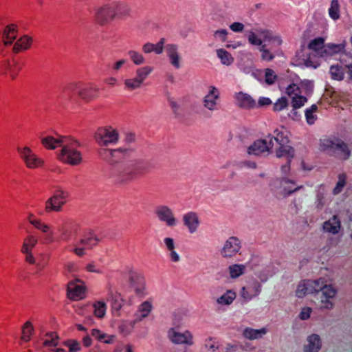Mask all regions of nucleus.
<instances>
[{
    "instance_id": "nucleus-52",
    "label": "nucleus",
    "mask_w": 352,
    "mask_h": 352,
    "mask_svg": "<svg viewBox=\"0 0 352 352\" xmlns=\"http://www.w3.org/2000/svg\"><path fill=\"white\" fill-rule=\"evenodd\" d=\"M220 346L219 342L214 340L212 338H210L208 340H206V343L204 344V347L209 352H216Z\"/></svg>"
},
{
    "instance_id": "nucleus-60",
    "label": "nucleus",
    "mask_w": 352,
    "mask_h": 352,
    "mask_svg": "<svg viewBox=\"0 0 352 352\" xmlns=\"http://www.w3.org/2000/svg\"><path fill=\"white\" fill-rule=\"evenodd\" d=\"M299 86L300 87V90H305L307 94H310L314 87L313 82L307 80L301 81Z\"/></svg>"
},
{
    "instance_id": "nucleus-14",
    "label": "nucleus",
    "mask_w": 352,
    "mask_h": 352,
    "mask_svg": "<svg viewBox=\"0 0 352 352\" xmlns=\"http://www.w3.org/2000/svg\"><path fill=\"white\" fill-rule=\"evenodd\" d=\"M146 168L140 164H135L124 169L120 175V181L125 182L133 179L145 173Z\"/></svg>"
},
{
    "instance_id": "nucleus-35",
    "label": "nucleus",
    "mask_w": 352,
    "mask_h": 352,
    "mask_svg": "<svg viewBox=\"0 0 352 352\" xmlns=\"http://www.w3.org/2000/svg\"><path fill=\"white\" fill-rule=\"evenodd\" d=\"M165 39L162 38L160 41L154 45L151 43H147L143 45V51L144 53L155 52L156 54H160L163 51Z\"/></svg>"
},
{
    "instance_id": "nucleus-10",
    "label": "nucleus",
    "mask_w": 352,
    "mask_h": 352,
    "mask_svg": "<svg viewBox=\"0 0 352 352\" xmlns=\"http://www.w3.org/2000/svg\"><path fill=\"white\" fill-rule=\"evenodd\" d=\"M118 134L115 130L107 128H100L95 134L96 142L100 145H107L108 143L116 142Z\"/></svg>"
},
{
    "instance_id": "nucleus-51",
    "label": "nucleus",
    "mask_w": 352,
    "mask_h": 352,
    "mask_svg": "<svg viewBox=\"0 0 352 352\" xmlns=\"http://www.w3.org/2000/svg\"><path fill=\"white\" fill-rule=\"evenodd\" d=\"M285 93L292 98V96H296L301 94L300 87L295 83H292L286 87Z\"/></svg>"
},
{
    "instance_id": "nucleus-31",
    "label": "nucleus",
    "mask_w": 352,
    "mask_h": 352,
    "mask_svg": "<svg viewBox=\"0 0 352 352\" xmlns=\"http://www.w3.org/2000/svg\"><path fill=\"white\" fill-rule=\"evenodd\" d=\"M76 234V229L74 226L69 223L63 224L60 239L63 241L69 240L73 235Z\"/></svg>"
},
{
    "instance_id": "nucleus-4",
    "label": "nucleus",
    "mask_w": 352,
    "mask_h": 352,
    "mask_svg": "<svg viewBox=\"0 0 352 352\" xmlns=\"http://www.w3.org/2000/svg\"><path fill=\"white\" fill-rule=\"evenodd\" d=\"M69 193L61 189L56 190L45 204V211L47 213L60 212L67 201Z\"/></svg>"
},
{
    "instance_id": "nucleus-16",
    "label": "nucleus",
    "mask_w": 352,
    "mask_h": 352,
    "mask_svg": "<svg viewBox=\"0 0 352 352\" xmlns=\"http://www.w3.org/2000/svg\"><path fill=\"white\" fill-rule=\"evenodd\" d=\"M219 98V90L215 87L210 86L208 94L204 98V107L210 111H214L217 107V100Z\"/></svg>"
},
{
    "instance_id": "nucleus-29",
    "label": "nucleus",
    "mask_w": 352,
    "mask_h": 352,
    "mask_svg": "<svg viewBox=\"0 0 352 352\" xmlns=\"http://www.w3.org/2000/svg\"><path fill=\"white\" fill-rule=\"evenodd\" d=\"M309 289V294H316L324 288L327 283L323 278H319L314 280H307Z\"/></svg>"
},
{
    "instance_id": "nucleus-11",
    "label": "nucleus",
    "mask_w": 352,
    "mask_h": 352,
    "mask_svg": "<svg viewBox=\"0 0 352 352\" xmlns=\"http://www.w3.org/2000/svg\"><path fill=\"white\" fill-rule=\"evenodd\" d=\"M118 7V5H116L113 7L104 6L100 8L96 14V20L97 23L103 25L111 21L114 18Z\"/></svg>"
},
{
    "instance_id": "nucleus-48",
    "label": "nucleus",
    "mask_w": 352,
    "mask_h": 352,
    "mask_svg": "<svg viewBox=\"0 0 352 352\" xmlns=\"http://www.w3.org/2000/svg\"><path fill=\"white\" fill-rule=\"evenodd\" d=\"M277 78L278 77L273 69L270 68H267L265 69V81L267 85H273L275 83Z\"/></svg>"
},
{
    "instance_id": "nucleus-36",
    "label": "nucleus",
    "mask_w": 352,
    "mask_h": 352,
    "mask_svg": "<svg viewBox=\"0 0 352 352\" xmlns=\"http://www.w3.org/2000/svg\"><path fill=\"white\" fill-rule=\"evenodd\" d=\"M236 293L232 290H228L221 296L217 299V302L221 306H227L232 304L236 298Z\"/></svg>"
},
{
    "instance_id": "nucleus-6",
    "label": "nucleus",
    "mask_w": 352,
    "mask_h": 352,
    "mask_svg": "<svg viewBox=\"0 0 352 352\" xmlns=\"http://www.w3.org/2000/svg\"><path fill=\"white\" fill-rule=\"evenodd\" d=\"M87 291L85 283L79 278H76L67 283V297L71 300L78 301L86 297Z\"/></svg>"
},
{
    "instance_id": "nucleus-55",
    "label": "nucleus",
    "mask_w": 352,
    "mask_h": 352,
    "mask_svg": "<svg viewBox=\"0 0 352 352\" xmlns=\"http://www.w3.org/2000/svg\"><path fill=\"white\" fill-rule=\"evenodd\" d=\"M43 235L41 237V241L44 244H50L54 241V232L50 228L47 232H43Z\"/></svg>"
},
{
    "instance_id": "nucleus-62",
    "label": "nucleus",
    "mask_w": 352,
    "mask_h": 352,
    "mask_svg": "<svg viewBox=\"0 0 352 352\" xmlns=\"http://www.w3.org/2000/svg\"><path fill=\"white\" fill-rule=\"evenodd\" d=\"M32 225L42 232H47L50 228V226L42 222L41 219H38L37 221L32 222Z\"/></svg>"
},
{
    "instance_id": "nucleus-40",
    "label": "nucleus",
    "mask_w": 352,
    "mask_h": 352,
    "mask_svg": "<svg viewBox=\"0 0 352 352\" xmlns=\"http://www.w3.org/2000/svg\"><path fill=\"white\" fill-rule=\"evenodd\" d=\"M331 78L334 80L341 81L344 79V72L339 65H331L329 69Z\"/></svg>"
},
{
    "instance_id": "nucleus-50",
    "label": "nucleus",
    "mask_w": 352,
    "mask_h": 352,
    "mask_svg": "<svg viewBox=\"0 0 352 352\" xmlns=\"http://www.w3.org/2000/svg\"><path fill=\"white\" fill-rule=\"evenodd\" d=\"M261 36L265 41H275L278 45L282 44V39L280 36H273L272 33L267 30H261L258 31Z\"/></svg>"
},
{
    "instance_id": "nucleus-27",
    "label": "nucleus",
    "mask_w": 352,
    "mask_h": 352,
    "mask_svg": "<svg viewBox=\"0 0 352 352\" xmlns=\"http://www.w3.org/2000/svg\"><path fill=\"white\" fill-rule=\"evenodd\" d=\"M267 333V329L263 327L259 329L245 328L243 331V336L248 340H256L261 338Z\"/></svg>"
},
{
    "instance_id": "nucleus-28",
    "label": "nucleus",
    "mask_w": 352,
    "mask_h": 352,
    "mask_svg": "<svg viewBox=\"0 0 352 352\" xmlns=\"http://www.w3.org/2000/svg\"><path fill=\"white\" fill-rule=\"evenodd\" d=\"M274 134L276 135L275 137H268L270 140V144H272V147H274V142H276L278 144H284L289 143V140L285 131L279 129H276L274 131Z\"/></svg>"
},
{
    "instance_id": "nucleus-23",
    "label": "nucleus",
    "mask_w": 352,
    "mask_h": 352,
    "mask_svg": "<svg viewBox=\"0 0 352 352\" xmlns=\"http://www.w3.org/2000/svg\"><path fill=\"white\" fill-rule=\"evenodd\" d=\"M32 44V37L25 35L16 41L13 47V52L18 54L23 50L29 49Z\"/></svg>"
},
{
    "instance_id": "nucleus-45",
    "label": "nucleus",
    "mask_w": 352,
    "mask_h": 352,
    "mask_svg": "<svg viewBox=\"0 0 352 352\" xmlns=\"http://www.w3.org/2000/svg\"><path fill=\"white\" fill-rule=\"evenodd\" d=\"M94 309V314L96 317L102 318L104 317L105 314V309H106V305L104 302L101 301H98L95 302L93 305Z\"/></svg>"
},
{
    "instance_id": "nucleus-32",
    "label": "nucleus",
    "mask_w": 352,
    "mask_h": 352,
    "mask_svg": "<svg viewBox=\"0 0 352 352\" xmlns=\"http://www.w3.org/2000/svg\"><path fill=\"white\" fill-rule=\"evenodd\" d=\"M38 243L37 237L33 235H28L23 240L21 249L22 253H28L32 252V249Z\"/></svg>"
},
{
    "instance_id": "nucleus-58",
    "label": "nucleus",
    "mask_w": 352,
    "mask_h": 352,
    "mask_svg": "<svg viewBox=\"0 0 352 352\" xmlns=\"http://www.w3.org/2000/svg\"><path fill=\"white\" fill-rule=\"evenodd\" d=\"M142 82L141 81V80H140L138 77H136L135 78L126 79L125 80V85L129 89H133L139 87L140 86V85L142 84Z\"/></svg>"
},
{
    "instance_id": "nucleus-34",
    "label": "nucleus",
    "mask_w": 352,
    "mask_h": 352,
    "mask_svg": "<svg viewBox=\"0 0 352 352\" xmlns=\"http://www.w3.org/2000/svg\"><path fill=\"white\" fill-rule=\"evenodd\" d=\"M159 218L166 222L168 226H173L175 223V218L173 216L171 210L167 207H162L157 211Z\"/></svg>"
},
{
    "instance_id": "nucleus-7",
    "label": "nucleus",
    "mask_w": 352,
    "mask_h": 352,
    "mask_svg": "<svg viewBox=\"0 0 352 352\" xmlns=\"http://www.w3.org/2000/svg\"><path fill=\"white\" fill-rule=\"evenodd\" d=\"M318 55L314 54L307 51L305 46H302L295 56L296 65L300 67L317 68L320 65V62L317 58Z\"/></svg>"
},
{
    "instance_id": "nucleus-2",
    "label": "nucleus",
    "mask_w": 352,
    "mask_h": 352,
    "mask_svg": "<svg viewBox=\"0 0 352 352\" xmlns=\"http://www.w3.org/2000/svg\"><path fill=\"white\" fill-rule=\"evenodd\" d=\"M272 190L278 197L285 198L302 188V186H295V182L285 178L276 179L272 183Z\"/></svg>"
},
{
    "instance_id": "nucleus-3",
    "label": "nucleus",
    "mask_w": 352,
    "mask_h": 352,
    "mask_svg": "<svg viewBox=\"0 0 352 352\" xmlns=\"http://www.w3.org/2000/svg\"><path fill=\"white\" fill-rule=\"evenodd\" d=\"M17 152L21 160L29 169H37L45 165V161L39 157L29 146H18Z\"/></svg>"
},
{
    "instance_id": "nucleus-37",
    "label": "nucleus",
    "mask_w": 352,
    "mask_h": 352,
    "mask_svg": "<svg viewBox=\"0 0 352 352\" xmlns=\"http://www.w3.org/2000/svg\"><path fill=\"white\" fill-rule=\"evenodd\" d=\"M246 267L243 264H232L228 267L230 277L232 279L239 278L245 272Z\"/></svg>"
},
{
    "instance_id": "nucleus-33",
    "label": "nucleus",
    "mask_w": 352,
    "mask_h": 352,
    "mask_svg": "<svg viewBox=\"0 0 352 352\" xmlns=\"http://www.w3.org/2000/svg\"><path fill=\"white\" fill-rule=\"evenodd\" d=\"M34 327L30 321L25 322L21 328V336L20 340L24 342H28L31 340L34 332Z\"/></svg>"
},
{
    "instance_id": "nucleus-43",
    "label": "nucleus",
    "mask_w": 352,
    "mask_h": 352,
    "mask_svg": "<svg viewBox=\"0 0 352 352\" xmlns=\"http://www.w3.org/2000/svg\"><path fill=\"white\" fill-rule=\"evenodd\" d=\"M346 184V175L345 173H340L338 175V182L336 186L333 189V194L338 195L341 192L344 187Z\"/></svg>"
},
{
    "instance_id": "nucleus-17",
    "label": "nucleus",
    "mask_w": 352,
    "mask_h": 352,
    "mask_svg": "<svg viewBox=\"0 0 352 352\" xmlns=\"http://www.w3.org/2000/svg\"><path fill=\"white\" fill-rule=\"evenodd\" d=\"M98 89L91 85H84L80 83L78 96L85 102H89L97 96Z\"/></svg>"
},
{
    "instance_id": "nucleus-41",
    "label": "nucleus",
    "mask_w": 352,
    "mask_h": 352,
    "mask_svg": "<svg viewBox=\"0 0 352 352\" xmlns=\"http://www.w3.org/2000/svg\"><path fill=\"white\" fill-rule=\"evenodd\" d=\"M329 14L331 19L336 21L340 19V4L338 0H331L329 8Z\"/></svg>"
},
{
    "instance_id": "nucleus-42",
    "label": "nucleus",
    "mask_w": 352,
    "mask_h": 352,
    "mask_svg": "<svg viewBox=\"0 0 352 352\" xmlns=\"http://www.w3.org/2000/svg\"><path fill=\"white\" fill-rule=\"evenodd\" d=\"M45 337L43 343L44 346H56L58 345L59 337L56 332L47 333Z\"/></svg>"
},
{
    "instance_id": "nucleus-13",
    "label": "nucleus",
    "mask_w": 352,
    "mask_h": 352,
    "mask_svg": "<svg viewBox=\"0 0 352 352\" xmlns=\"http://www.w3.org/2000/svg\"><path fill=\"white\" fill-rule=\"evenodd\" d=\"M272 148L270 140H257L248 148V153L250 155H260L265 153H269Z\"/></svg>"
},
{
    "instance_id": "nucleus-12",
    "label": "nucleus",
    "mask_w": 352,
    "mask_h": 352,
    "mask_svg": "<svg viewBox=\"0 0 352 352\" xmlns=\"http://www.w3.org/2000/svg\"><path fill=\"white\" fill-rule=\"evenodd\" d=\"M261 291V283L254 279L248 282L246 286L241 289V296L245 300L249 301L253 298L257 296Z\"/></svg>"
},
{
    "instance_id": "nucleus-57",
    "label": "nucleus",
    "mask_w": 352,
    "mask_h": 352,
    "mask_svg": "<svg viewBox=\"0 0 352 352\" xmlns=\"http://www.w3.org/2000/svg\"><path fill=\"white\" fill-rule=\"evenodd\" d=\"M126 152V149L119 148V149L112 150L110 153L111 157H116V160H113L112 161L113 162H118L120 160H121L124 157Z\"/></svg>"
},
{
    "instance_id": "nucleus-47",
    "label": "nucleus",
    "mask_w": 352,
    "mask_h": 352,
    "mask_svg": "<svg viewBox=\"0 0 352 352\" xmlns=\"http://www.w3.org/2000/svg\"><path fill=\"white\" fill-rule=\"evenodd\" d=\"M307 101L305 96L299 94L296 96H292V106L294 109H297L302 107Z\"/></svg>"
},
{
    "instance_id": "nucleus-15",
    "label": "nucleus",
    "mask_w": 352,
    "mask_h": 352,
    "mask_svg": "<svg viewBox=\"0 0 352 352\" xmlns=\"http://www.w3.org/2000/svg\"><path fill=\"white\" fill-rule=\"evenodd\" d=\"M168 338L175 344H187L192 343V337L191 334L186 331L184 333H179L175 331L174 328H171L168 331Z\"/></svg>"
},
{
    "instance_id": "nucleus-39",
    "label": "nucleus",
    "mask_w": 352,
    "mask_h": 352,
    "mask_svg": "<svg viewBox=\"0 0 352 352\" xmlns=\"http://www.w3.org/2000/svg\"><path fill=\"white\" fill-rule=\"evenodd\" d=\"M217 55L220 59L221 63L224 65L229 66L234 62V58L224 49H218L217 50Z\"/></svg>"
},
{
    "instance_id": "nucleus-30",
    "label": "nucleus",
    "mask_w": 352,
    "mask_h": 352,
    "mask_svg": "<svg viewBox=\"0 0 352 352\" xmlns=\"http://www.w3.org/2000/svg\"><path fill=\"white\" fill-rule=\"evenodd\" d=\"M99 240L96 235L92 232L86 233L83 238L80 240V244L85 246L87 248L91 249L93 246L98 244Z\"/></svg>"
},
{
    "instance_id": "nucleus-25",
    "label": "nucleus",
    "mask_w": 352,
    "mask_h": 352,
    "mask_svg": "<svg viewBox=\"0 0 352 352\" xmlns=\"http://www.w3.org/2000/svg\"><path fill=\"white\" fill-rule=\"evenodd\" d=\"M279 146L276 149V155L277 157H286L287 160L291 162L294 157V150L288 144H278Z\"/></svg>"
},
{
    "instance_id": "nucleus-59",
    "label": "nucleus",
    "mask_w": 352,
    "mask_h": 352,
    "mask_svg": "<svg viewBox=\"0 0 352 352\" xmlns=\"http://www.w3.org/2000/svg\"><path fill=\"white\" fill-rule=\"evenodd\" d=\"M248 38V41L251 45H259L261 47V45H263L262 40L259 38L254 32H250Z\"/></svg>"
},
{
    "instance_id": "nucleus-38",
    "label": "nucleus",
    "mask_w": 352,
    "mask_h": 352,
    "mask_svg": "<svg viewBox=\"0 0 352 352\" xmlns=\"http://www.w3.org/2000/svg\"><path fill=\"white\" fill-rule=\"evenodd\" d=\"M184 223L189 228L190 232H194L198 225V218L195 212H190L184 217Z\"/></svg>"
},
{
    "instance_id": "nucleus-63",
    "label": "nucleus",
    "mask_w": 352,
    "mask_h": 352,
    "mask_svg": "<svg viewBox=\"0 0 352 352\" xmlns=\"http://www.w3.org/2000/svg\"><path fill=\"white\" fill-rule=\"evenodd\" d=\"M130 56L133 63L136 65H140L144 61L143 56L137 52H130Z\"/></svg>"
},
{
    "instance_id": "nucleus-22",
    "label": "nucleus",
    "mask_w": 352,
    "mask_h": 352,
    "mask_svg": "<svg viewBox=\"0 0 352 352\" xmlns=\"http://www.w3.org/2000/svg\"><path fill=\"white\" fill-rule=\"evenodd\" d=\"M236 104L243 109H252L256 106L255 100L248 94L239 92L235 94Z\"/></svg>"
},
{
    "instance_id": "nucleus-21",
    "label": "nucleus",
    "mask_w": 352,
    "mask_h": 352,
    "mask_svg": "<svg viewBox=\"0 0 352 352\" xmlns=\"http://www.w3.org/2000/svg\"><path fill=\"white\" fill-rule=\"evenodd\" d=\"M346 46V41L344 40L338 44L333 43L327 44L324 52V58L332 56L336 54H341V53L345 51Z\"/></svg>"
},
{
    "instance_id": "nucleus-44",
    "label": "nucleus",
    "mask_w": 352,
    "mask_h": 352,
    "mask_svg": "<svg viewBox=\"0 0 352 352\" xmlns=\"http://www.w3.org/2000/svg\"><path fill=\"white\" fill-rule=\"evenodd\" d=\"M80 87V82L69 83L63 87V93L69 98H72L75 93L78 94Z\"/></svg>"
},
{
    "instance_id": "nucleus-49",
    "label": "nucleus",
    "mask_w": 352,
    "mask_h": 352,
    "mask_svg": "<svg viewBox=\"0 0 352 352\" xmlns=\"http://www.w3.org/2000/svg\"><path fill=\"white\" fill-rule=\"evenodd\" d=\"M289 102L286 97L283 96L278 99L274 104L273 110L274 111H280L288 107Z\"/></svg>"
},
{
    "instance_id": "nucleus-24",
    "label": "nucleus",
    "mask_w": 352,
    "mask_h": 352,
    "mask_svg": "<svg viewBox=\"0 0 352 352\" xmlns=\"http://www.w3.org/2000/svg\"><path fill=\"white\" fill-rule=\"evenodd\" d=\"M16 25L11 24L6 26L3 34V42L4 43L5 45H11L12 42L16 39Z\"/></svg>"
},
{
    "instance_id": "nucleus-19",
    "label": "nucleus",
    "mask_w": 352,
    "mask_h": 352,
    "mask_svg": "<svg viewBox=\"0 0 352 352\" xmlns=\"http://www.w3.org/2000/svg\"><path fill=\"white\" fill-rule=\"evenodd\" d=\"M325 38L324 37H318L311 40L307 45L308 50L314 52L318 56L324 58V52L325 50Z\"/></svg>"
},
{
    "instance_id": "nucleus-46",
    "label": "nucleus",
    "mask_w": 352,
    "mask_h": 352,
    "mask_svg": "<svg viewBox=\"0 0 352 352\" xmlns=\"http://www.w3.org/2000/svg\"><path fill=\"white\" fill-rule=\"evenodd\" d=\"M309 294V285L307 280L300 282L296 290V295L298 298H303L305 295Z\"/></svg>"
},
{
    "instance_id": "nucleus-54",
    "label": "nucleus",
    "mask_w": 352,
    "mask_h": 352,
    "mask_svg": "<svg viewBox=\"0 0 352 352\" xmlns=\"http://www.w3.org/2000/svg\"><path fill=\"white\" fill-rule=\"evenodd\" d=\"M64 345L69 348V352H78L80 350V346L76 340H68L64 342Z\"/></svg>"
},
{
    "instance_id": "nucleus-8",
    "label": "nucleus",
    "mask_w": 352,
    "mask_h": 352,
    "mask_svg": "<svg viewBox=\"0 0 352 352\" xmlns=\"http://www.w3.org/2000/svg\"><path fill=\"white\" fill-rule=\"evenodd\" d=\"M58 158L63 163L72 166L78 165L82 162V155L80 152L77 151L72 145L63 146Z\"/></svg>"
},
{
    "instance_id": "nucleus-18",
    "label": "nucleus",
    "mask_w": 352,
    "mask_h": 352,
    "mask_svg": "<svg viewBox=\"0 0 352 352\" xmlns=\"http://www.w3.org/2000/svg\"><path fill=\"white\" fill-rule=\"evenodd\" d=\"M307 344L304 346V352H318L322 348V340L319 335L313 333L307 338Z\"/></svg>"
},
{
    "instance_id": "nucleus-64",
    "label": "nucleus",
    "mask_w": 352,
    "mask_h": 352,
    "mask_svg": "<svg viewBox=\"0 0 352 352\" xmlns=\"http://www.w3.org/2000/svg\"><path fill=\"white\" fill-rule=\"evenodd\" d=\"M311 311H312V309L311 307H305L302 308L298 317L302 320H307L310 318Z\"/></svg>"
},
{
    "instance_id": "nucleus-9",
    "label": "nucleus",
    "mask_w": 352,
    "mask_h": 352,
    "mask_svg": "<svg viewBox=\"0 0 352 352\" xmlns=\"http://www.w3.org/2000/svg\"><path fill=\"white\" fill-rule=\"evenodd\" d=\"M241 248V241L235 236L228 238L221 250V255L225 258H232L237 254Z\"/></svg>"
},
{
    "instance_id": "nucleus-61",
    "label": "nucleus",
    "mask_w": 352,
    "mask_h": 352,
    "mask_svg": "<svg viewBox=\"0 0 352 352\" xmlns=\"http://www.w3.org/2000/svg\"><path fill=\"white\" fill-rule=\"evenodd\" d=\"M339 60L342 64L346 66L349 63H352V54L344 51L341 53Z\"/></svg>"
},
{
    "instance_id": "nucleus-56",
    "label": "nucleus",
    "mask_w": 352,
    "mask_h": 352,
    "mask_svg": "<svg viewBox=\"0 0 352 352\" xmlns=\"http://www.w3.org/2000/svg\"><path fill=\"white\" fill-rule=\"evenodd\" d=\"M151 308L152 306L149 302L145 301L142 302L139 307V311L142 314V318L146 317L151 312Z\"/></svg>"
},
{
    "instance_id": "nucleus-20",
    "label": "nucleus",
    "mask_w": 352,
    "mask_h": 352,
    "mask_svg": "<svg viewBox=\"0 0 352 352\" xmlns=\"http://www.w3.org/2000/svg\"><path fill=\"white\" fill-rule=\"evenodd\" d=\"M323 230L329 234H336L341 228V222L337 215H333L330 219L324 222Z\"/></svg>"
},
{
    "instance_id": "nucleus-5",
    "label": "nucleus",
    "mask_w": 352,
    "mask_h": 352,
    "mask_svg": "<svg viewBox=\"0 0 352 352\" xmlns=\"http://www.w3.org/2000/svg\"><path fill=\"white\" fill-rule=\"evenodd\" d=\"M320 292V309L322 311L332 310L335 307L338 289L331 284H327Z\"/></svg>"
},
{
    "instance_id": "nucleus-1",
    "label": "nucleus",
    "mask_w": 352,
    "mask_h": 352,
    "mask_svg": "<svg viewBox=\"0 0 352 352\" xmlns=\"http://www.w3.org/2000/svg\"><path fill=\"white\" fill-rule=\"evenodd\" d=\"M320 151L340 160H346L351 155V150L342 140L331 137L320 141Z\"/></svg>"
},
{
    "instance_id": "nucleus-53",
    "label": "nucleus",
    "mask_w": 352,
    "mask_h": 352,
    "mask_svg": "<svg viewBox=\"0 0 352 352\" xmlns=\"http://www.w3.org/2000/svg\"><path fill=\"white\" fill-rule=\"evenodd\" d=\"M261 52V58L263 60L271 61L274 58V55L267 48L266 45H261L260 47Z\"/></svg>"
},
{
    "instance_id": "nucleus-26",
    "label": "nucleus",
    "mask_w": 352,
    "mask_h": 352,
    "mask_svg": "<svg viewBox=\"0 0 352 352\" xmlns=\"http://www.w3.org/2000/svg\"><path fill=\"white\" fill-rule=\"evenodd\" d=\"M42 145L47 149H55L61 146L63 143V138H55L53 136L48 135L41 140Z\"/></svg>"
}]
</instances>
